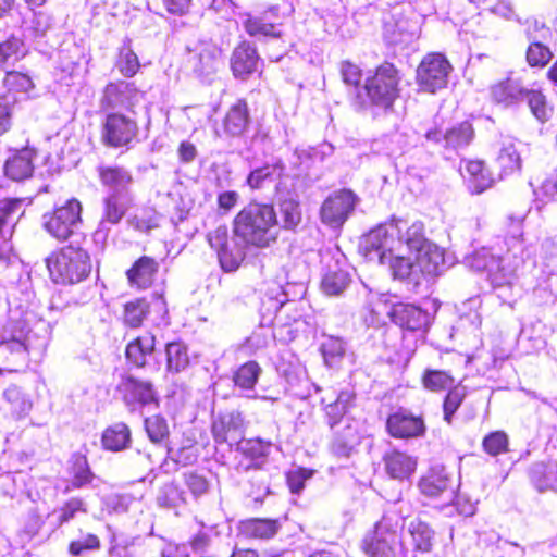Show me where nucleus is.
I'll list each match as a JSON object with an SVG mask.
<instances>
[{
    "label": "nucleus",
    "instance_id": "1",
    "mask_svg": "<svg viewBox=\"0 0 557 557\" xmlns=\"http://www.w3.org/2000/svg\"><path fill=\"white\" fill-rule=\"evenodd\" d=\"M361 249L367 258L372 251L381 249L404 250L409 253H431V248H438L424 235V224L419 220L392 219L371 230L361 242Z\"/></svg>",
    "mask_w": 557,
    "mask_h": 557
},
{
    "label": "nucleus",
    "instance_id": "2",
    "mask_svg": "<svg viewBox=\"0 0 557 557\" xmlns=\"http://www.w3.org/2000/svg\"><path fill=\"white\" fill-rule=\"evenodd\" d=\"M233 234L243 247L268 248L278 237L277 214L271 205L250 202L233 220Z\"/></svg>",
    "mask_w": 557,
    "mask_h": 557
},
{
    "label": "nucleus",
    "instance_id": "3",
    "mask_svg": "<svg viewBox=\"0 0 557 557\" xmlns=\"http://www.w3.org/2000/svg\"><path fill=\"white\" fill-rule=\"evenodd\" d=\"M370 259L377 258L381 264H387L393 276L409 280L418 285L421 275H437L443 265L444 257L440 248H431V253L404 250L381 249L372 251Z\"/></svg>",
    "mask_w": 557,
    "mask_h": 557
},
{
    "label": "nucleus",
    "instance_id": "4",
    "mask_svg": "<svg viewBox=\"0 0 557 557\" xmlns=\"http://www.w3.org/2000/svg\"><path fill=\"white\" fill-rule=\"evenodd\" d=\"M508 250L504 256H496L490 249L482 248L468 259L470 268L486 271L494 288L510 286L516 277L517 269L523 262L524 245L521 238L511 237L507 243Z\"/></svg>",
    "mask_w": 557,
    "mask_h": 557
},
{
    "label": "nucleus",
    "instance_id": "5",
    "mask_svg": "<svg viewBox=\"0 0 557 557\" xmlns=\"http://www.w3.org/2000/svg\"><path fill=\"white\" fill-rule=\"evenodd\" d=\"M49 333L45 321H37L32 327L24 320L11 321L0 331V356L24 358L29 352H41L48 345Z\"/></svg>",
    "mask_w": 557,
    "mask_h": 557
},
{
    "label": "nucleus",
    "instance_id": "6",
    "mask_svg": "<svg viewBox=\"0 0 557 557\" xmlns=\"http://www.w3.org/2000/svg\"><path fill=\"white\" fill-rule=\"evenodd\" d=\"M50 276L58 284H76L91 271L88 252L73 245L65 246L46 259Z\"/></svg>",
    "mask_w": 557,
    "mask_h": 557
},
{
    "label": "nucleus",
    "instance_id": "7",
    "mask_svg": "<svg viewBox=\"0 0 557 557\" xmlns=\"http://www.w3.org/2000/svg\"><path fill=\"white\" fill-rule=\"evenodd\" d=\"M401 519L393 512L383 516L363 540V550L368 557H399L403 554L399 533Z\"/></svg>",
    "mask_w": 557,
    "mask_h": 557
},
{
    "label": "nucleus",
    "instance_id": "8",
    "mask_svg": "<svg viewBox=\"0 0 557 557\" xmlns=\"http://www.w3.org/2000/svg\"><path fill=\"white\" fill-rule=\"evenodd\" d=\"M399 82L397 69L392 63H384L376 69L373 76L367 78L361 89L371 104L387 109L399 96Z\"/></svg>",
    "mask_w": 557,
    "mask_h": 557
},
{
    "label": "nucleus",
    "instance_id": "9",
    "mask_svg": "<svg viewBox=\"0 0 557 557\" xmlns=\"http://www.w3.org/2000/svg\"><path fill=\"white\" fill-rule=\"evenodd\" d=\"M81 202L74 198L70 199L54 211L44 214V227L54 238L65 240L81 222Z\"/></svg>",
    "mask_w": 557,
    "mask_h": 557
},
{
    "label": "nucleus",
    "instance_id": "10",
    "mask_svg": "<svg viewBox=\"0 0 557 557\" xmlns=\"http://www.w3.org/2000/svg\"><path fill=\"white\" fill-rule=\"evenodd\" d=\"M451 65L441 53H430L423 58L417 70L419 87L426 92H435L447 84Z\"/></svg>",
    "mask_w": 557,
    "mask_h": 557
},
{
    "label": "nucleus",
    "instance_id": "11",
    "mask_svg": "<svg viewBox=\"0 0 557 557\" xmlns=\"http://www.w3.org/2000/svg\"><path fill=\"white\" fill-rule=\"evenodd\" d=\"M208 243L219 257L220 264L225 272H233L238 269L243 259V245L236 240L232 246L228 240L226 225H220L207 235Z\"/></svg>",
    "mask_w": 557,
    "mask_h": 557
},
{
    "label": "nucleus",
    "instance_id": "12",
    "mask_svg": "<svg viewBox=\"0 0 557 557\" xmlns=\"http://www.w3.org/2000/svg\"><path fill=\"white\" fill-rule=\"evenodd\" d=\"M357 201L358 198L351 190L342 189L334 193L324 200L321 207L322 222L331 227L342 226L354 211Z\"/></svg>",
    "mask_w": 557,
    "mask_h": 557
},
{
    "label": "nucleus",
    "instance_id": "13",
    "mask_svg": "<svg viewBox=\"0 0 557 557\" xmlns=\"http://www.w3.org/2000/svg\"><path fill=\"white\" fill-rule=\"evenodd\" d=\"M144 94L132 82L119 81L106 86L101 98V109L131 110L143 98Z\"/></svg>",
    "mask_w": 557,
    "mask_h": 557
},
{
    "label": "nucleus",
    "instance_id": "14",
    "mask_svg": "<svg viewBox=\"0 0 557 557\" xmlns=\"http://www.w3.org/2000/svg\"><path fill=\"white\" fill-rule=\"evenodd\" d=\"M356 393L352 387L326 388L321 398L327 424L333 429L354 406Z\"/></svg>",
    "mask_w": 557,
    "mask_h": 557
},
{
    "label": "nucleus",
    "instance_id": "15",
    "mask_svg": "<svg viewBox=\"0 0 557 557\" xmlns=\"http://www.w3.org/2000/svg\"><path fill=\"white\" fill-rule=\"evenodd\" d=\"M137 134L136 122L120 113L107 115L103 124L102 139L111 147H122L133 140Z\"/></svg>",
    "mask_w": 557,
    "mask_h": 557
},
{
    "label": "nucleus",
    "instance_id": "16",
    "mask_svg": "<svg viewBox=\"0 0 557 557\" xmlns=\"http://www.w3.org/2000/svg\"><path fill=\"white\" fill-rule=\"evenodd\" d=\"M246 423L242 412L232 410L220 413L211 426L212 436L218 444L239 442L244 436Z\"/></svg>",
    "mask_w": 557,
    "mask_h": 557
},
{
    "label": "nucleus",
    "instance_id": "17",
    "mask_svg": "<svg viewBox=\"0 0 557 557\" xmlns=\"http://www.w3.org/2000/svg\"><path fill=\"white\" fill-rule=\"evenodd\" d=\"M386 429L395 438H413L424 435L426 428L422 417L400 409L388 416Z\"/></svg>",
    "mask_w": 557,
    "mask_h": 557
},
{
    "label": "nucleus",
    "instance_id": "18",
    "mask_svg": "<svg viewBox=\"0 0 557 557\" xmlns=\"http://www.w3.org/2000/svg\"><path fill=\"white\" fill-rule=\"evenodd\" d=\"M120 391L126 405H158L157 392L149 381L139 380L135 376H124L120 383Z\"/></svg>",
    "mask_w": 557,
    "mask_h": 557
},
{
    "label": "nucleus",
    "instance_id": "19",
    "mask_svg": "<svg viewBox=\"0 0 557 557\" xmlns=\"http://www.w3.org/2000/svg\"><path fill=\"white\" fill-rule=\"evenodd\" d=\"M280 8L278 5H270L263 15L257 16L251 14H246L245 20L243 22L245 30L252 37L258 38H277L281 36V30L278 29L277 24L274 22H268L267 15L277 20L278 18Z\"/></svg>",
    "mask_w": 557,
    "mask_h": 557
},
{
    "label": "nucleus",
    "instance_id": "20",
    "mask_svg": "<svg viewBox=\"0 0 557 557\" xmlns=\"http://www.w3.org/2000/svg\"><path fill=\"white\" fill-rule=\"evenodd\" d=\"M34 87L35 85L27 74L17 71L7 72L0 87V99L5 102L9 100V104L12 106L20 98L28 96Z\"/></svg>",
    "mask_w": 557,
    "mask_h": 557
},
{
    "label": "nucleus",
    "instance_id": "21",
    "mask_svg": "<svg viewBox=\"0 0 557 557\" xmlns=\"http://www.w3.org/2000/svg\"><path fill=\"white\" fill-rule=\"evenodd\" d=\"M259 60L256 48L247 42H242L234 49L231 57V69L234 76L247 79L249 75L257 71Z\"/></svg>",
    "mask_w": 557,
    "mask_h": 557
},
{
    "label": "nucleus",
    "instance_id": "22",
    "mask_svg": "<svg viewBox=\"0 0 557 557\" xmlns=\"http://www.w3.org/2000/svg\"><path fill=\"white\" fill-rule=\"evenodd\" d=\"M389 315L397 325L411 331L421 330L429 323V314L410 304L394 305Z\"/></svg>",
    "mask_w": 557,
    "mask_h": 557
},
{
    "label": "nucleus",
    "instance_id": "23",
    "mask_svg": "<svg viewBox=\"0 0 557 557\" xmlns=\"http://www.w3.org/2000/svg\"><path fill=\"white\" fill-rule=\"evenodd\" d=\"M282 528L278 519L250 518L239 522L238 531L246 539L271 540Z\"/></svg>",
    "mask_w": 557,
    "mask_h": 557
},
{
    "label": "nucleus",
    "instance_id": "24",
    "mask_svg": "<svg viewBox=\"0 0 557 557\" xmlns=\"http://www.w3.org/2000/svg\"><path fill=\"white\" fill-rule=\"evenodd\" d=\"M473 135L472 125L469 122H462L448 129L444 135L438 131H429L425 137L428 140L435 143L443 139L446 148L457 150L468 146L473 139Z\"/></svg>",
    "mask_w": 557,
    "mask_h": 557
},
{
    "label": "nucleus",
    "instance_id": "25",
    "mask_svg": "<svg viewBox=\"0 0 557 557\" xmlns=\"http://www.w3.org/2000/svg\"><path fill=\"white\" fill-rule=\"evenodd\" d=\"M528 88L520 79L508 77L495 84L491 94L494 101L504 107H510L524 101Z\"/></svg>",
    "mask_w": 557,
    "mask_h": 557
},
{
    "label": "nucleus",
    "instance_id": "26",
    "mask_svg": "<svg viewBox=\"0 0 557 557\" xmlns=\"http://www.w3.org/2000/svg\"><path fill=\"white\" fill-rule=\"evenodd\" d=\"M249 121L248 104L244 99H239L231 106L223 119L224 133L231 137L242 136L246 132Z\"/></svg>",
    "mask_w": 557,
    "mask_h": 557
},
{
    "label": "nucleus",
    "instance_id": "27",
    "mask_svg": "<svg viewBox=\"0 0 557 557\" xmlns=\"http://www.w3.org/2000/svg\"><path fill=\"white\" fill-rule=\"evenodd\" d=\"M133 198L131 193H109L103 200V215L100 224H117L131 208Z\"/></svg>",
    "mask_w": 557,
    "mask_h": 557
},
{
    "label": "nucleus",
    "instance_id": "28",
    "mask_svg": "<svg viewBox=\"0 0 557 557\" xmlns=\"http://www.w3.org/2000/svg\"><path fill=\"white\" fill-rule=\"evenodd\" d=\"M422 494L429 497H438L444 493L453 494L450 488V480L443 466L431 468L419 483Z\"/></svg>",
    "mask_w": 557,
    "mask_h": 557
},
{
    "label": "nucleus",
    "instance_id": "29",
    "mask_svg": "<svg viewBox=\"0 0 557 557\" xmlns=\"http://www.w3.org/2000/svg\"><path fill=\"white\" fill-rule=\"evenodd\" d=\"M383 460L387 474L400 481L408 479L417 468V460L399 450L387 453Z\"/></svg>",
    "mask_w": 557,
    "mask_h": 557
},
{
    "label": "nucleus",
    "instance_id": "30",
    "mask_svg": "<svg viewBox=\"0 0 557 557\" xmlns=\"http://www.w3.org/2000/svg\"><path fill=\"white\" fill-rule=\"evenodd\" d=\"M385 30L394 44H407L417 36V21L403 13H395L393 22L385 24Z\"/></svg>",
    "mask_w": 557,
    "mask_h": 557
},
{
    "label": "nucleus",
    "instance_id": "31",
    "mask_svg": "<svg viewBox=\"0 0 557 557\" xmlns=\"http://www.w3.org/2000/svg\"><path fill=\"white\" fill-rule=\"evenodd\" d=\"M158 268V262L154 259L147 256L139 258L126 272L129 284L138 288L149 287L153 282Z\"/></svg>",
    "mask_w": 557,
    "mask_h": 557
},
{
    "label": "nucleus",
    "instance_id": "32",
    "mask_svg": "<svg viewBox=\"0 0 557 557\" xmlns=\"http://www.w3.org/2000/svg\"><path fill=\"white\" fill-rule=\"evenodd\" d=\"M98 171L102 185L110 193H131L133 176L128 170L122 166H100Z\"/></svg>",
    "mask_w": 557,
    "mask_h": 557
},
{
    "label": "nucleus",
    "instance_id": "33",
    "mask_svg": "<svg viewBox=\"0 0 557 557\" xmlns=\"http://www.w3.org/2000/svg\"><path fill=\"white\" fill-rule=\"evenodd\" d=\"M461 173L469 181V188L473 194H481L493 184V178L482 161L467 160L461 166Z\"/></svg>",
    "mask_w": 557,
    "mask_h": 557
},
{
    "label": "nucleus",
    "instance_id": "34",
    "mask_svg": "<svg viewBox=\"0 0 557 557\" xmlns=\"http://www.w3.org/2000/svg\"><path fill=\"white\" fill-rule=\"evenodd\" d=\"M34 156L35 153L30 149H23L15 153L5 163V175L13 181H22L32 176Z\"/></svg>",
    "mask_w": 557,
    "mask_h": 557
},
{
    "label": "nucleus",
    "instance_id": "35",
    "mask_svg": "<svg viewBox=\"0 0 557 557\" xmlns=\"http://www.w3.org/2000/svg\"><path fill=\"white\" fill-rule=\"evenodd\" d=\"M156 338L152 334L146 333L126 347V358L134 366L141 368L146 364V358L154 350Z\"/></svg>",
    "mask_w": 557,
    "mask_h": 557
},
{
    "label": "nucleus",
    "instance_id": "36",
    "mask_svg": "<svg viewBox=\"0 0 557 557\" xmlns=\"http://www.w3.org/2000/svg\"><path fill=\"white\" fill-rule=\"evenodd\" d=\"M408 533L416 550L421 553L431 552L435 533L426 522L419 518L411 520L408 524Z\"/></svg>",
    "mask_w": 557,
    "mask_h": 557
},
{
    "label": "nucleus",
    "instance_id": "37",
    "mask_svg": "<svg viewBox=\"0 0 557 557\" xmlns=\"http://www.w3.org/2000/svg\"><path fill=\"white\" fill-rule=\"evenodd\" d=\"M349 283V273L336 263L323 275L321 288L326 295L337 296L348 287Z\"/></svg>",
    "mask_w": 557,
    "mask_h": 557
},
{
    "label": "nucleus",
    "instance_id": "38",
    "mask_svg": "<svg viewBox=\"0 0 557 557\" xmlns=\"http://www.w3.org/2000/svg\"><path fill=\"white\" fill-rule=\"evenodd\" d=\"M284 172V165L281 161L267 163L263 166L252 170L247 176V185L251 189H260L267 183L273 182L281 177Z\"/></svg>",
    "mask_w": 557,
    "mask_h": 557
},
{
    "label": "nucleus",
    "instance_id": "39",
    "mask_svg": "<svg viewBox=\"0 0 557 557\" xmlns=\"http://www.w3.org/2000/svg\"><path fill=\"white\" fill-rule=\"evenodd\" d=\"M557 466H549L544 462L533 463L529 470V476L539 492L555 488L557 482Z\"/></svg>",
    "mask_w": 557,
    "mask_h": 557
},
{
    "label": "nucleus",
    "instance_id": "40",
    "mask_svg": "<svg viewBox=\"0 0 557 557\" xmlns=\"http://www.w3.org/2000/svg\"><path fill=\"white\" fill-rule=\"evenodd\" d=\"M131 442V431L125 423H115L102 434L103 447L108 450L119 451L127 447Z\"/></svg>",
    "mask_w": 557,
    "mask_h": 557
},
{
    "label": "nucleus",
    "instance_id": "41",
    "mask_svg": "<svg viewBox=\"0 0 557 557\" xmlns=\"http://www.w3.org/2000/svg\"><path fill=\"white\" fill-rule=\"evenodd\" d=\"M496 162L505 175L520 171L522 160L513 141H503Z\"/></svg>",
    "mask_w": 557,
    "mask_h": 557
},
{
    "label": "nucleus",
    "instance_id": "42",
    "mask_svg": "<svg viewBox=\"0 0 557 557\" xmlns=\"http://www.w3.org/2000/svg\"><path fill=\"white\" fill-rule=\"evenodd\" d=\"M166 369L169 372L178 373L189 366L187 347L181 342L169 343L165 347Z\"/></svg>",
    "mask_w": 557,
    "mask_h": 557
},
{
    "label": "nucleus",
    "instance_id": "43",
    "mask_svg": "<svg viewBox=\"0 0 557 557\" xmlns=\"http://www.w3.org/2000/svg\"><path fill=\"white\" fill-rule=\"evenodd\" d=\"M26 55V49L21 39L10 37L0 44V69L14 65Z\"/></svg>",
    "mask_w": 557,
    "mask_h": 557
},
{
    "label": "nucleus",
    "instance_id": "44",
    "mask_svg": "<svg viewBox=\"0 0 557 557\" xmlns=\"http://www.w3.org/2000/svg\"><path fill=\"white\" fill-rule=\"evenodd\" d=\"M148 311L149 305L145 299L128 301L124 305L123 321L129 327H139Z\"/></svg>",
    "mask_w": 557,
    "mask_h": 557
},
{
    "label": "nucleus",
    "instance_id": "45",
    "mask_svg": "<svg viewBox=\"0 0 557 557\" xmlns=\"http://www.w3.org/2000/svg\"><path fill=\"white\" fill-rule=\"evenodd\" d=\"M157 504L163 508H177L186 504L184 492L173 482L160 487L157 495Z\"/></svg>",
    "mask_w": 557,
    "mask_h": 557
},
{
    "label": "nucleus",
    "instance_id": "46",
    "mask_svg": "<svg viewBox=\"0 0 557 557\" xmlns=\"http://www.w3.org/2000/svg\"><path fill=\"white\" fill-rule=\"evenodd\" d=\"M422 384L431 392H441L453 387L455 379L446 371L426 369L422 376Z\"/></svg>",
    "mask_w": 557,
    "mask_h": 557
},
{
    "label": "nucleus",
    "instance_id": "47",
    "mask_svg": "<svg viewBox=\"0 0 557 557\" xmlns=\"http://www.w3.org/2000/svg\"><path fill=\"white\" fill-rule=\"evenodd\" d=\"M261 368L256 361H248L234 373V383L243 389H251L257 383Z\"/></svg>",
    "mask_w": 557,
    "mask_h": 557
},
{
    "label": "nucleus",
    "instance_id": "48",
    "mask_svg": "<svg viewBox=\"0 0 557 557\" xmlns=\"http://www.w3.org/2000/svg\"><path fill=\"white\" fill-rule=\"evenodd\" d=\"M3 398L10 405L11 412L17 417L26 414L32 408L30 400L15 385L4 389Z\"/></svg>",
    "mask_w": 557,
    "mask_h": 557
},
{
    "label": "nucleus",
    "instance_id": "49",
    "mask_svg": "<svg viewBox=\"0 0 557 557\" xmlns=\"http://www.w3.org/2000/svg\"><path fill=\"white\" fill-rule=\"evenodd\" d=\"M524 100L528 102V106L532 112V114L540 121L546 122L552 113V109L549 108L546 97L539 90L528 89L524 96Z\"/></svg>",
    "mask_w": 557,
    "mask_h": 557
},
{
    "label": "nucleus",
    "instance_id": "50",
    "mask_svg": "<svg viewBox=\"0 0 557 557\" xmlns=\"http://www.w3.org/2000/svg\"><path fill=\"white\" fill-rule=\"evenodd\" d=\"M139 60L128 44H125L119 52L116 67L125 77H133L139 70Z\"/></svg>",
    "mask_w": 557,
    "mask_h": 557
},
{
    "label": "nucleus",
    "instance_id": "51",
    "mask_svg": "<svg viewBox=\"0 0 557 557\" xmlns=\"http://www.w3.org/2000/svg\"><path fill=\"white\" fill-rule=\"evenodd\" d=\"M321 352L325 364L329 367H335L344 356V343L338 337L327 336L321 344Z\"/></svg>",
    "mask_w": 557,
    "mask_h": 557
},
{
    "label": "nucleus",
    "instance_id": "52",
    "mask_svg": "<svg viewBox=\"0 0 557 557\" xmlns=\"http://www.w3.org/2000/svg\"><path fill=\"white\" fill-rule=\"evenodd\" d=\"M194 71L200 76H208L216 69L215 51L209 48L202 49L191 59Z\"/></svg>",
    "mask_w": 557,
    "mask_h": 557
},
{
    "label": "nucleus",
    "instance_id": "53",
    "mask_svg": "<svg viewBox=\"0 0 557 557\" xmlns=\"http://www.w3.org/2000/svg\"><path fill=\"white\" fill-rule=\"evenodd\" d=\"M270 443L260 438H250L238 442V450L252 460L264 458L269 454Z\"/></svg>",
    "mask_w": 557,
    "mask_h": 557
},
{
    "label": "nucleus",
    "instance_id": "54",
    "mask_svg": "<svg viewBox=\"0 0 557 557\" xmlns=\"http://www.w3.org/2000/svg\"><path fill=\"white\" fill-rule=\"evenodd\" d=\"M508 436L503 431H495L486 435L482 446L485 453L491 456H497L508 450Z\"/></svg>",
    "mask_w": 557,
    "mask_h": 557
},
{
    "label": "nucleus",
    "instance_id": "55",
    "mask_svg": "<svg viewBox=\"0 0 557 557\" xmlns=\"http://www.w3.org/2000/svg\"><path fill=\"white\" fill-rule=\"evenodd\" d=\"M553 58L550 49L533 38L527 51V61L531 66H544Z\"/></svg>",
    "mask_w": 557,
    "mask_h": 557
},
{
    "label": "nucleus",
    "instance_id": "56",
    "mask_svg": "<svg viewBox=\"0 0 557 557\" xmlns=\"http://www.w3.org/2000/svg\"><path fill=\"white\" fill-rule=\"evenodd\" d=\"M358 443V435L354 429L347 428L345 434L336 435L332 444V450L337 456L347 457Z\"/></svg>",
    "mask_w": 557,
    "mask_h": 557
},
{
    "label": "nucleus",
    "instance_id": "57",
    "mask_svg": "<svg viewBox=\"0 0 557 557\" xmlns=\"http://www.w3.org/2000/svg\"><path fill=\"white\" fill-rule=\"evenodd\" d=\"M465 388L460 386H454L449 388L448 394L445 397L443 409H444V420L448 423L451 422L454 413L460 407L463 398H465Z\"/></svg>",
    "mask_w": 557,
    "mask_h": 557
},
{
    "label": "nucleus",
    "instance_id": "58",
    "mask_svg": "<svg viewBox=\"0 0 557 557\" xmlns=\"http://www.w3.org/2000/svg\"><path fill=\"white\" fill-rule=\"evenodd\" d=\"M22 205L23 201L16 198L0 200V232L2 231L3 226L23 214Z\"/></svg>",
    "mask_w": 557,
    "mask_h": 557
},
{
    "label": "nucleus",
    "instance_id": "59",
    "mask_svg": "<svg viewBox=\"0 0 557 557\" xmlns=\"http://www.w3.org/2000/svg\"><path fill=\"white\" fill-rule=\"evenodd\" d=\"M184 483L195 499L206 495L210 488L207 478L194 471L184 473Z\"/></svg>",
    "mask_w": 557,
    "mask_h": 557
},
{
    "label": "nucleus",
    "instance_id": "60",
    "mask_svg": "<svg viewBox=\"0 0 557 557\" xmlns=\"http://www.w3.org/2000/svg\"><path fill=\"white\" fill-rule=\"evenodd\" d=\"M145 428L151 442L160 443L169 435L168 423L160 416H152L145 420Z\"/></svg>",
    "mask_w": 557,
    "mask_h": 557
},
{
    "label": "nucleus",
    "instance_id": "61",
    "mask_svg": "<svg viewBox=\"0 0 557 557\" xmlns=\"http://www.w3.org/2000/svg\"><path fill=\"white\" fill-rule=\"evenodd\" d=\"M280 211L285 228H295L301 221L299 206L293 200H285L280 206Z\"/></svg>",
    "mask_w": 557,
    "mask_h": 557
},
{
    "label": "nucleus",
    "instance_id": "62",
    "mask_svg": "<svg viewBox=\"0 0 557 557\" xmlns=\"http://www.w3.org/2000/svg\"><path fill=\"white\" fill-rule=\"evenodd\" d=\"M91 479L92 473L88 467L87 459L83 456H77L73 463V486L79 488L89 483Z\"/></svg>",
    "mask_w": 557,
    "mask_h": 557
},
{
    "label": "nucleus",
    "instance_id": "63",
    "mask_svg": "<svg viewBox=\"0 0 557 557\" xmlns=\"http://www.w3.org/2000/svg\"><path fill=\"white\" fill-rule=\"evenodd\" d=\"M100 540L95 534H87L83 539L70 543L69 552L73 556H79L85 550L98 549Z\"/></svg>",
    "mask_w": 557,
    "mask_h": 557
},
{
    "label": "nucleus",
    "instance_id": "64",
    "mask_svg": "<svg viewBox=\"0 0 557 557\" xmlns=\"http://www.w3.org/2000/svg\"><path fill=\"white\" fill-rule=\"evenodd\" d=\"M341 75L347 86L359 88L362 72L360 67L351 62L345 61L341 64Z\"/></svg>",
    "mask_w": 557,
    "mask_h": 557
}]
</instances>
